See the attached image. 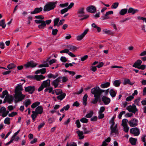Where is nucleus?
Wrapping results in <instances>:
<instances>
[{"label":"nucleus","mask_w":146,"mask_h":146,"mask_svg":"<svg viewBox=\"0 0 146 146\" xmlns=\"http://www.w3.org/2000/svg\"><path fill=\"white\" fill-rule=\"evenodd\" d=\"M99 87L98 86L96 87H94L91 90V93L94 95V96L96 95L97 96H99Z\"/></svg>","instance_id":"11"},{"label":"nucleus","mask_w":146,"mask_h":146,"mask_svg":"<svg viewBox=\"0 0 146 146\" xmlns=\"http://www.w3.org/2000/svg\"><path fill=\"white\" fill-rule=\"evenodd\" d=\"M32 113H33V114L31 115V117L33 120L34 121L35 120V118L37 116L38 114L36 113V112L33 111H32Z\"/></svg>","instance_id":"32"},{"label":"nucleus","mask_w":146,"mask_h":146,"mask_svg":"<svg viewBox=\"0 0 146 146\" xmlns=\"http://www.w3.org/2000/svg\"><path fill=\"white\" fill-rule=\"evenodd\" d=\"M60 60L62 62H67V60L66 59V58L64 56H62L60 58Z\"/></svg>","instance_id":"63"},{"label":"nucleus","mask_w":146,"mask_h":146,"mask_svg":"<svg viewBox=\"0 0 146 146\" xmlns=\"http://www.w3.org/2000/svg\"><path fill=\"white\" fill-rule=\"evenodd\" d=\"M80 121L82 123H87L88 122V119H87L85 117L82 118L80 119Z\"/></svg>","instance_id":"45"},{"label":"nucleus","mask_w":146,"mask_h":146,"mask_svg":"<svg viewBox=\"0 0 146 146\" xmlns=\"http://www.w3.org/2000/svg\"><path fill=\"white\" fill-rule=\"evenodd\" d=\"M67 48L69 50H70L72 52H75L78 49V48L71 45H68L67 46Z\"/></svg>","instance_id":"20"},{"label":"nucleus","mask_w":146,"mask_h":146,"mask_svg":"<svg viewBox=\"0 0 146 146\" xmlns=\"http://www.w3.org/2000/svg\"><path fill=\"white\" fill-rule=\"evenodd\" d=\"M113 14V11H111L107 12L105 15L102 16L101 17L102 19V20H106L108 19L109 18L108 16L110 15H111Z\"/></svg>","instance_id":"17"},{"label":"nucleus","mask_w":146,"mask_h":146,"mask_svg":"<svg viewBox=\"0 0 146 146\" xmlns=\"http://www.w3.org/2000/svg\"><path fill=\"white\" fill-rule=\"evenodd\" d=\"M55 121L54 119L53 118H50L48 119V122L50 124L52 123L53 122Z\"/></svg>","instance_id":"61"},{"label":"nucleus","mask_w":146,"mask_h":146,"mask_svg":"<svg viewBox=\"0 0 146 146\" xmlns=\"http://www.w3.org/2000/svg\"><path fill=\"white\" fill-rule=\"evenodd\" d=\"M110 129L111 130V134H112L113 133H115L116 135L117 133H118V130L114 127L113 126L110 127Z\"/></svg>","instance_id":"28"},{"label":"nucleus","mask_w":146,"mask_h":146,"mask_svg":"<svg viewBox=\"0 0 146 146\" xmlns=\"http://www.w3.org/2000/svg\"><path fill=\"white\" fill-rule=\"evenodd\" d=\"M121 83V82L120 80H115L114 81L113 84L115 87H118L119 86Z\"/></svg>","instance_id":"31"},{"label":"nucleus","mask_w":146,"mask_h":146,"mask_svg":"<svg viewBox=\"0 0 146 146\" xmlns=\"http://www.w3.org/2000/svg\"><path fill=\"white\" fill-rule=\"evenodd\" d=\"M110 85L109 82H107L104 84H102L101 85V87L102 88H105L108 87Z\"/></svg>","instance_id":"33"},{"label":"nucleus","mask_w":146,"mask_h":146,"mask_svg":"<svg viewBox=\"0 0 146 146\" xmlns=\"http://www.w3.org/2000/svg\"><path fill=\"white\" fill-rule=\"evenodd\" d=\"M68 9L67 8H65L61 10L60 11V13L61 14H63L67 12L68 11Z\"/></svg>","instance_id":"56"},{"label":"nucleus","mask_w":146,"mask_h":146,"mask_svg":"<svg viewBox=\"0 0 146 146\" xmlns=\"http://www.w3.org/2000/svg\"><path fill=\"white\" fill-rule=\"evenodd\" d=\"M103 32L104 33L111 35L113 34L114 33L111 31L110 30H108L106 29H104L102 30Z\"/></svg>","instance_id":"26"},{"label":"nucleus","mask_w":146,"mask_h":146,"mask_svg":"<svg viewBox=\"0 0 146 146\" xmlns=\"http://www.w3.org/2000/svg\"><path fill=\"white\" fill-rule=\"evenodd\" d=\"M76 133L79 137V139H82L84 138V136L83 135L84 133L82 131H80L79 130L77 131Z\"/></svg>","instance_id":"23"},{"label":"nucleus","mask_w":146,"mask_h":146,"mask_svg":"<svg viewBox=\"0 0 146 146\" xmlns=\"http://www.w3.org/2000/svg\"><path fill=\"white\" fill-rule=\"evenodd\" d=\"M16 67V65L13 63H11L7 66V68L9 70L12 69Z\"/></svg>","instance_id":"36"},{"label":"nucleus","mask_w":146,"mask_h":146,"mask_svg":"<svg viewBox=\"0 0 146 146\" xmlns=\"http://www.w3.org/2000/svg\"><path fill=\"white\" fill-rule=\"evenodd\" d=\"M50 79H48L47 80L44 81L42 84L44 87H48L50 86Z\"/></svg>","instance_id":"18"},{"label":"nucleus","mask_w":146,"mask_h":146,"mask_svg":"<svg viewBox=\"0 0 146 146\" xmlns=\"http://www.w3.org/2000/svg\"><path fill=\"white\" fill-rule=\"evenodd\" d=\"M40 102H36L33 104L31 106V107L33 109L35 108L37 106H38L40 105Z\"/></svg>","instance_id":"37"},{"label":"nucleus","mask_w":146,"mask_h":146,"mask_svg":"<svg viewBox=\"0 0 146 146\" xmlns=\"http://www.w3.org/2000/svg\"><path fill=\"white\" fill-rule=\"evenodd\" d=\"M36 19L40 20H43L44 19V17L42 15L36 16L35 17Z\"/></svg>","instance_id":"57"},{"label":"nucleus","mask_w":146,"mask_h":146,"mask_svg":"<svg viewBox=\"0 0 146 146\" xmlns=\"http://www.w3.org/2000/svg\"><path fill=\"white\" fill-rule=\"evenodd\" d=\"M45 124V123L44 122H43L42 123H40L38 127V130H40V129L44 126Z\"/></svg>","instance_id":"53"},{"label":"nucleus","mask_w":146,"mask_h":146,"mask_svg":"<svg viewBox=\"0 0 146 146\" xmlns=\"http://www.w3.org/2000/svg\"><path fill=\"white\" fill-rule=\"evenodd\" d=\"M56 2H50L48 3L44 7V11H48L52 10L56 6Z\"/></svg>","instance_id":"2"},{"label":"nucleus","mask_w":146,"mask_h":146,"mask_svg":"<svg viewBox=\"0 0 146 146\" xmlns=\"http://www.w3.org/2000/svg\"><path fill=\"white\" fill-rule=\"evenodd\" d=\"M37 64L35 63L33 61L28 62L26 64H24V66L21 65L18 66L17 67V68L18 70H22L24 67L26 69L29 68H33L36 67Z\"/></svg>","instance_id":"1"},{"label":"nucleus","mask_w":146,"mask_h":146,"mask_svg":"<svg viewBox=\"0 0 146 146\" xmlns=\"http://www.w3.org/2000/svg\"><path fill=\"white\" fill-rule=\"evenodd\" d=\"M137 19L139 20H142L144 21L145 23L146 22V17L144 18L143 17L138 16L137 17Z\"/></svg>","instance_id":"64"},{"label":"nucleus","mask_w":146,"mask_h":146,"mask_svg":"<svg viewBox=\"0 0 146 146\" xmlns=\"http://www.w3.org/2000/svg\"><path fill=\"white\" fill-rule=\"evenodd\" d=\"M127 109L129 112H132L134 113H135L136 111H138L134 104H133L132 106H128Z\"/></svg>","instance_id":"6"},{"label":"nucleus","mask_w":146,"mask_h":146,"mask_svg":"<svg viewBox=\"0 0 146 146\" xmlns=\"http://www.w3.org/2000/svg\"><path fill=\"white\" fill-rule=\"evenodd\" d=\"M43 110V108L42 106H38L35 109V111L38 114H41L42 113Z\"/></svg>","instance_id":"19"},{"label":"nucleus","mask_w":146,"mask_h":146,"mask_svg":"<svg viewBox=\"0 0 146 146\" xmlns=\"http://www.w3.org/2000/svg\"><path fill=\"white\" fill-rule=\"evenodd\" d=\"M59 21V18H55L54 20V26H57L58 25V23Z\"/></svg>","instance_id":"42"},{"label":"nucleus","mask_w":146,"mask_h":146,"mask_svg":"<svg viewBox=\"0 0 146 146\" xmlns=\"http://www.w3.org/2000/svg\"><path fill=\"white\" fill-rule=\"evenodd\" d=\"M127 84H129L131 85H132L133 84V83L131 82L129 79H125L124 80L123 84L124 85H125Z\"/></svg>","instance_id":"30"},{"label":"nucleus","mask_w":146,"mask_h":146,"mask_svg":"<svg viewBox=\"0 0 146 146\" xmlns=\"http://www.w3.org/2000/svg\"><path fill=\"white\" fill-rule=\"evenodd\" d=\"M35 22L37 24H40L38 26L39 29H43L46 26L45 22L44 20H36L35 21Z\"/></svg>","instance_id":"5"},{"label":"nucleus","mask_w":146,"mask_h":146,"mask_svg":"<svg viewBox=\"0 0 146 146\" xmlns=\"http://www.w3.org/2000/svg\"><path fill=\"white\" fill-rule=\"evenodd\" d=\"M130 132L131 133L133 134L135 136H137L139 135L140 131L138 128L135 127L131 129Z\"/></svg>","instance_id":"7"},{"label":"nucleus","mask_w":146,"mask_h":146,"mask_svg":"<svg viewBox=\"0 0 146 146\" xmlns=\"http://www.w3.org/2000/svg\"><path fill=\"white\" fill-rule=\"evenodd\" d=\"M84 8L83 7L80 8L79 9L77 12V14H84Z\"/></svg>","instance_id":"41"},{"label":"nucleus","mask_w":146,"mask_h":146,"mask_svg":"<svg viewBox=\"0 0 146 146\" xmlns=\"http://www.w3.org/2000/svg\"><path fill=\"white\" fill-rule=\"evenodd\" d=\"M45 77L42 75H36L34 76L29 75L27 76V78H28L32 80L36 79L37 81H40L41 80H43L45 78Z\"/></svg>","instance_id":"4"},{"label":"nucleus","mask_w":146,"mask_h":146,"mask_svg":"<svg viewBox=\"0 0 146 146\" xmlns=\"http://www.w3.org/2000/svg\"><path fill=\"white\" fill-rule=\"evenodd\" d=\"M122 125L123 126L127 125V122H128V120L127 119H124L122 120Z\"/></svg>","instance_id":"43"},{"label":"nucleus","mask_w":146,"mask_h":146,"mask_svg":"<svg viewBox=\"0 0 146 146\" xmlns=\"http://www.w3.org/2000/svg\"><path fill=\"white\" fill-rule=\"evenodd\" d=\"M43 8L42 7H36L35 9L33 11L30 12L31 14H37L42 11V10Z\"/></svg>","instance_id":"16"},{"label":"nucleus","mask_w":146,"mask_h":146,"mask_svg":"<svg viewBox=\"0 0 146 146\" xmlns=\"http://www.w3.org/2000/svg\"><path fill=\"white\" fill-rule=\"evenodd\" d=\"M105 110V108L104 107V106H102L100 107V110L99 111V112L100 113H102L103 112H104V111Z\"/></svg>","instance_id":"62"},{"label":"nucleus","mask_w":146,"mask_h":146,"mask_svg":"<svg viewBox=\"0 0 146 146\" xmlns=\"http://www.w3.org/2000/svg\"><path fill=\"white\" fill-rule=\"evenodd\" d=\"M127 12H128V9H123L120 10L119 12V14L121 15H123L126 14Z\"/></svg>","instance_id":"29"},{"label":"nucleus","mask_w":146,"mask_h":146,"mask_svg":"<svg viewBox=\"0 0 146 146\" xmlns=\"http://www.w3.org/2000/svg\"><path fill=\"white\" fill-rule=\"evenodd\" d=\"M61 78H60V76L52 81V85L54 86L55 88H56L58 87L59 85V83L60 82V79Z\"/></svg>","instance_id":"12"},{"label":"nucleus","mask_w":146,"mask_h":146,"mask_svg":"<svg viewBox=\"0 0 146 146\" xmlns=\"http://www.w3.org/2000/svg\"><path fill=\"white\" fill-rule=\"evenodd\" d=\"M125 111H121L119 113V115H118V118H119V119H121V118L122 115L123 114H125Z\"/></svg>","instance_id":"58"},{"label":"nucleus","mask_w":146,"mask_h":146,"mask_svg":"<svg viewBox=\"0 0 146 146\" xmlns=\"http://www.w3.org/2000/svg\"><path fill=\"white\" fill-rule=\"evenodd\" d=\"M146 66L145 65V64H143V65H141L140 66H138V69H141L142 70H144L146 68Z\"/></svg>","instance_id":"51"},{"label":"nucleus","mask_w":146,"mask_h":146,"mask_svg":"<svg viewBox=\"0 0 146 146\" xmlns=\"http://www.w3.org/2000/svg\"><path fill=\"white\" fill-rule=\"evenodd\" d=\"M86 11L91 13H94L96 11V9L94 6L90 5L87 7Z\"/></svg>","instance_id":"10"},{"label":"nucleus","mask_w":146,"mask_h":146,"mask_svg":"<svg viewBox=\"0 0 146 146\" xmlns=\"http://www.w3.org/2000/svg\"><path fill=\"white\" fill-rule=\"evenodd\" d=\"M45 88H46L44 90V92H48L49 93H50L52 91L53 88L52 87H48Z\"/></svg>","instance_id":"35"},{"label":"nucleus","mask_w":146,"mask_h":146,"mask_svg":"<svg viewBox=\"0 0 146 146\" xmlns=\"http://www.w3.org/2000/svg\"><path fill=\"white\" fill-rule=\"evenodd\" d=\"M76 126L78 128H80L81 126L80 123V120L79 119L77 120L76 122Z\"/></svg>","instance_id":"54"},{"label":"nucleus","mask_w":146,"mask_h":146,"mask_svg":"<svg viewBox=\"0 0 146 146\" xmlns=\"http://www.w3.org/2000/svg\"><path fill=\"white\" fill-rule=\"evenodd\" d=\"M8 94V93L7 91V90H5L3 92L2 95L0 96V97L2 98H3L6 95H7Z\"/></svg>","instance_id":"40"},{"label":"nucleus","mask_w":146,"mask_h":146,"mask_svg":"<svg viewBox=\"0 0 146 146\" xmlns=\"http://www.w3.org/2000/svg\"><path fill=\"white\" fill-rule=\"evenodd\" d=\"M66 94L65 93H63L57 97V98L58 100L61 101L64 99L66 96Z\"/></svg>","instance_id":"27"},{"label":"nucleus","mask_w":146,"mask_h":146,"mask_svg":"<svg viewBox=\"0 0 146 146\" xmlns=\"http://www.w3.org/2000/svg\"><path fill=\"white\" fill-rule=\"evenodd\" d=\"M58 30L56 29H52V34L54 35H56L57 33Z\"/></svg>","instance_id":"52"},{"label":"nucleus","mask_w":146,"mask_h":146,"mask_svg":"<svg viewBox=\"0 0 146 146\" xmlns=\"http://www.w3.org/2000/svg\"><path fill=\"white\" fill-rule=\"evenodd\" d=\"M35 87L33 86H28L25 88V90L26 92H28L30 94H33L35 91Z\"/></svg>","instance_id":"8"},{"label":"nucleus","mask_w":146,"mask_h":146,"mask_svg":"<svg viewBox=\"0 0 146 146\" xmlns=\"http://www.w3.org/2000/svg\"><path fill=\"white\" fill-rule=\"evenodd\" d=\"M130 143L132 145H135L137 141V139L133 137H130L129 139Z\"/></svg>","instance_id":"25"},{"label":"nucleus","mask_w":146,"mask_h":146,"mask_svg":"<svg viewBox=\"0 0 146 146\" xmlns=\"http://www.w3.org/2000/svg\"><path fill=\"white\" fill-rule=\"evenodd\" d=\"M49 66V65L48 63H46V64H41L38 66V67L39 68H42L43 67H47Z\"/></svg>","instance_id":"48"},{"label":"nucleus","mask_w":146,"mask_h":146,"mask_svg":"<svg viewBox=\"0 0 146 146\" xmlns=\"http://www.w3.org/2000/svg\"><path fill=\"white\" fill-rule=\"evenodd\" d=\"M6 111V109L5 108L4 106L2 107L0 109V113H3L4 112H5Z\"/></svg>","instance_id":"60"},{"label":"nucleus","mask_w":146,"mask_h":146,"mask_svg":"<svg viewBox=\"0 0 146 146\" xmlns=\"http://www.w3.org/2000/svg\"><path fill=\"white\" fill-rule=\"evenodd\" d=\"M23 84V83L22 85L18 84L16 87L15 90V93H18L19 92H22V91L23 90V87L22 85Z\"/></svg>","instance_id":"15"},{"label":"nucleus","mask_w":146,"mask_h":146,"mask_svg":"<svg viewBox=\"0 0 146 146\" xmlns=\"http://www.w3.org/2000/svg\"><path fill=\"white\" fill-rule=\"evenodd\" d=\"M94 114L93 112L92 111H91L89 113H88L86 115V117L88 118L91 117Z\"/></svg>","instance_id":"44"},{"label":"nucleus","mask_w":146,"mask_h":146,"mask_svg":"<svg viewBox=\"0 0 146 146\" xmlns=\"http://www.w3.org/2000/svg\"><path fill=\"white\" fill-rule=\"evenodd\" d=\"M142 63V61L140 60H137L134 64L133 65V67L138 68V66H140Z\"/></svg>","instance_id":"22"},{"label":"nucleus","mask_w":146,"mask_h":146,"mask_svg":"<svg viewBox=\"0 0 146 146\" xmlns=\"http://www.w3.org/2000/svg\"><path fill=\"white\" fill-rule=\"evenodd\" d=\"M60 78H61V79H62V81L63 83L66 82L68 80V78L65 76L62 77V76H60Z\"/></svg>","instance_id":"59"},{"label":"nucleus","mask_w":146,"mask_h":146,"mask_svg":"<svg viewBox=\"0 0 146 146\" xmlns=\"http://www.w3.org/2000/svg\"><path fill=\"white\" fill-rule=\"evenodd\" d=\"M95 98L93 100H92L91 101V103L93 104H96L97 103L98 101L99 100V99L100 98V97L99 96H97L96 95H95L94 96Z\"/></svg>","instance_id":"24"},{"label":"nucleus","mask_w":146,"mask_h":146,"mask_svg":"<svg viewBox=\"0 0 146 146\" xmlns=\"http://www.w3.org/2000/svg\"><path fill=\"white\" fill-rule=\"evenodd\" d=\"M17 114V112H12L11 113H9L8 116L9 117H13L15 116Z\"/></svg>","instance_id":"50"},{"label":"nucleus","mask_w":146,"mask_h":146,"mask_svg":"<svg viewBox=\"0 0 146 146\" xmlns=\"http://www.w3.org/2000/svg\"><path fill=\"white\" fill-rule=\"evenodd\" d=\"M119 5V3L117 2H115L114 3L112 6H111V7L112 8H113L114 9H116L117 7H118Z\"/></svg>","instance_id":"47"},{"label":"nucleus","mask_w":146,"mask_h":146,"mask_svg":"<svg viewBox=\"0 0 146 146\" xmlns=\"http://www.w3.org/2000/svg\"><path fill=\"white\" fill-rule=\"evenodd\" d=\"M139 11V10L138 9H134L132 7H130L128 10V13H131L132 15H133L138 12Z\"/></svg>","instance_id":"21"},{"label":"nucleus","mask_w":146,"mask_h":146,"mask_svg":"<svg viewBox=\"0 0 146 146\" xmlns=\"http://www.w3.org/2000/svg\"><path fill=\"white\" fill-rule=\"evenodd\" d=\"M123 130L126 133H127L128 132L129 129V127H128V125L123 126Z\"/></svg>","instance_id":"55"},{"label":"nucleus","mask_w":146,"mask_h":146,"mask_svg":"<svg viewBox=\"0 0 146 146\" xmlns=\"http://www.w3.org/2000/svg\"><path fill=\"white\" fill-rule=\"evenodd\" d=\"M5 19H2L0 21V26L2 27L3 28H5L6 26L5 24Z\"/></svg>","instance_id":"34"},{"label":"nucleus","mask_w":146,"mask_h":146,"mask_svg":"<svg viewBox=\"0 0 146 146\" xmlns=\"http://www.w3.org/2000/svg\"><path fill=\"white\" fill-rule=\"evenodd\" d=\"M102 100L105 105H108L111 101V100L109 98L105 96H104L102 97Z\"/></svg>","instance_id":"13"},{"label":"nucleus","mask_w":146,"mask_h":146,"mask_svg":"<svg viewBox=\"0 0 146 146\" xmlns=\"http://www.w3.org/2000/svg\"><path fill=\"white\" fill-rule=\"evenodd\" d=\"M88 31V29L85 30L81 34L77 36V40H81L87 33Z\"/></svg>","instance_id":"14"},{"label":"nucleus","mask_w":146,"mask_h":146,"mask_svg":"<svg viewBox=\"0 0 146 146\" xmlns=\"http://www.w3.org/2000/svg\"><path fill=\"white\" fill-rule=\"evenodd\" d=\"M138 120L137 119L134 118L132 119L128 122V123L131 127H136L138 125Z\"/></svg>","instance_id":"9"},{"label":"nucleus","mask_w":146,"mask_h":146,"mask_svg":"<svg viewBox=\"0 0 146 146\" xmlns=\"http://www.w3.org/2000/svg\"><path fill=\"white\" fill-rule=\"evenodd\" d=\"M31 102L29 99H27L25 101V105L26 107H27L29 105L31 104Z\"/></svg>","instance_id":"39"},{"label":"nucleus","mask_w":146,"mask_h":146,"mask_svg":"<svg viewBox=\"0 0 146 146\" xmlns=\"http://www.w3.org/2000/svg\"><path fill=\"white\" fill-rule=\"evenodd\" d=\"M109 93L110 95L113 98L115 97L116 95V93L113 89H111Z\"/></svg>","instance_id":"38"},{"label":"nucleus","mask_w":146,"mask_h":146,"mask_svg":"<svg viewBox=\"0 0 146 146\" xmlns=\"http://www.w3.org/2000/svg\"><path fill=\"white\" fill-rule=\"evenodd\" d=\"M25 97V95L22 94V92H19L18 93H15L14 97L15 99V103H17L20 102L22 101L24 99Z\"/></svg>","instance_id":"3"},{"label":"nucleus","mask_w":146,"mask_h":146,"mask_svg":"<svg viewBox=\"0 0 146 146\" xmlns=\"http://www.w3.org/2000/svg\"><path fill=\"white\" fill-rule=\"evenodd\" d=\"M134 98V96H133L132 95L128 97H127L126 99V100L127 101H131Z\"/></svg>","instance_id":"49"},{"label":"nucleus","mask_w":146,"mask_h":146,"mask_svg":"<svg viewBox=\"0 0 146 146\" xmlns=\"http://www.w3.org/2000/svg\"><path fill=\"white\" fill-rule=\"evenodd\" d=\"M10 118L8 117H7L5 119L4 122L5 124H9L10 123Z\"/></svg>","instance_id":"46"}]
</instances>
